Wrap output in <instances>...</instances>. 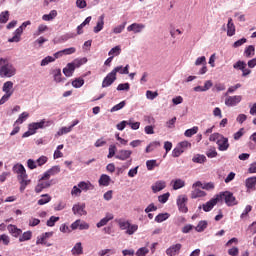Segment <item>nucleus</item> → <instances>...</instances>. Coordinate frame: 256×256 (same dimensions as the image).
<instances>
[{
    "instance_id": "obj_1",
    "label": "nucleus",
    "mask_w": 256,
    "mask_h": 256,
    "mask_svg": "<svg viewBox=\"0 0 256 256\" xmlns=\"http://www.w3.org/2000/svg\"><path fill=\"white\" fill-rule=\"evenodd\" d=\"M17 75V67L8 58H0V78L11 79Z\"/></svg>"
},
{
    "instance_id": "obj_2",
    "label": "nucleus",
    "mask_w": 256,
    "mask_h": 256,
    "mask_svg": "<svg viewBox=\"0 0 256 256\" xmlns=\"http://www.w3.org/2000/svg\"><path fill=\"white\" fill-rule=\"evenodd\" d=\"M209 141L216 143L220 151H227L229 149V138L223 136V134L213 133L210 135Z\"/></svg>"
},
{
    "instance_id": "obj_3",
    "label": "nucleus",
    "mask_w": 256,
    "mask_h": 256,
    "mask_svg": "<svg viewBox=\"0 0 256 256\" xmlns=\"http://www.w3.org/2000/svg\"><path fill=\"white\" fill-rule=\"evenodd\" d=\"M216 197H218V203H222L223 201H225L228 207H233L238 203L235 196H233V193L229 191L220 192L219 194L216 195Z\"/></svg>"
},
{
    "instance_id": "obj_4",
    "label": "nucleus",
    "mask_w": 256,
    "mask_h": 256,
    "mask_svg": "<svg viewBox=\"0 0 256 256\" xmlns=\"http://www.w3.org/2000/svg\"><path fill=\"white\" fill-rule=\"evenodd\" d=\"M29 25H31V21L28 20L23 22L22 25L14 31L13 37L8 39V43H19V41H21V35H23V31H25Z\"/></svg>"
},
{
    "instance_id": "obj_5",
    "label": "nucleus",
    "mask_w": 256,
    "mask_h": 256,
    "mask_svg": "<svg viewBox=\"0 0 256 256\" xmlns=\"http://www.w3.org/2000/svg\"><path fill=\"white\" fill-rule=\"evenodd\" d=\"M217 203H219V197H217V195H215L212 199H210L208 202L200 205L198 207V209H203V211L205 213H209V211H213V208L215 207V205H217Z\"/></svg>"
},
{
    "instance_id": "obj_6",
    "label": "nucleus",
    "mask_w": 256,
    "mask_h": 256,
    "mask_svg": "<svg viewBox=\"0 0 256 256\" xmlns=\"http://www.w3.org/2000/svg\"><path fill=\"white\" fill-rule=\"evenodd\" d=\"M89 227H90L89 223H87V222H85V220H81V219L74 221L70 225V229L72 231H77V229H79L80 231H87V229H89Z\"/></svg>"
},
{
    "instance_id": "obj_7",
    "label": "nucleus",
    "mask_w": 256,
    "mask_h": 256,
    "mask_svg": "<svg viewBox=\"0 0 256 256\" xmlns=\"http://www.w3.org/2000/svg\"><path fill=\"white\" fill-rule=\"evenodd\" d=\"M187 201H189V199L185 195L178 196L176 203L180 213H187V211H189Z\"/></svg>"
},
{
    "instance_id": "obj_8",
    "label": "nucleus",
    "mask_w": 256,
    "mask_h": 256,
    "mask_svg": "<svg viewBox=\"0 0 256 256\" xmlns=\"http://www.w3.org/2000/svg\"><path fill=\"white\" fill-rule=\"evenodd\" d=\"M241 101H243V96H241V95L228 96L225 99V105L227 107H237V105H239V103H241Z\"/></svg>"
},
{
    "instance_id": "obj_9",
    "label": "nucleus",
    "mask_w": 256,
    "mask_h": 256,
    "mask_svg": "<svg viewBox=\"0 0 256 256\" xmlns=\"http://www.w3.org/2000/svg\"><path fill=\"white\" fill-rule=\"evenodd\" d=\"M85 203H76L72 207L73 215H77L78 217H83L87 215V210H85Z\"/></svg>"
},
{
    "instance_id": "obj_10",
    "label": "nucleus",
    "mask_w": 256,
    "mask_h": 256,
    "mask_svg": "<svg viewBox=\"0 0 256 256\" xmlns=\"http://www.w3.org/2000/svg\"><path fill=\"white\" fill-rule=\"evenodd\" d=\"M53 237V232H45L37 237L36 245H47V247H51V244H47V240Z\"/></svg>"
},
{
    "instance_id": "obj_11",
    "label": "nucleus",
    "mask_w": 256,
    "mask_h": 256,
    "mask_svg": "<svg viewBox=\"0 0 256 256\" xmlns=\"http://www.w3.org/2000/svg\"><path fill=\"white\" fill-rule=\"evenodd\" d=\"M131 155H133V151L121 149L115 155V159L119 161H127V159H131Z\"/></svg>"
},
{
    "instance_id": "obj_12",
    "label": "nucleus",
    "mask_w": 256,
    "mask_h": 256,
    "mask_svg": "<svg viewBox=\"0 0 256 256\" xmlns=\"http://www.w3.org/2000/svg\"><path fill=\"white\" fill-rule=\"evenodd\" d=\"M13 171L17 174V179L28 177L27 170H25V166H23V164H16L13 167Z\"/></svg>"
},
{
    "instance_id": "obj_13",
    "label": "nucleus",
    "mask_w": 256,
    "mask_h": 256,
    "mask_svg": "<svg viewBox=\"0 0 256 256\" xmlns=\"http://www.w3.org/2000/svg\"><path fill=\"white\" fill-rule=\"evenodd\" d=\"M115 81H117V76L113 73V71H111L110 73L107 74V76L103 79L102 82V87H111V85H113V83H115Z\"/></svg>"
},
{
    "instance_id": "obj_14",
    "label": "nucleus",
    "mask_w": 256,
    "mask_h": 256,
    "mask_svg": "<svg viewBox=\"0 0 256 256\" xmlns=\"http://www.w3.org/2000/svg\"><path fill=\"white\" fill-rule=\"evenodd\" d=\"M105 27V15H101L98 17V20L96 22V25L93 27L94 33H101Z\"/></svg>"
},
{
    "instance_id": "obj_15",
    "label": "nucleus",
    "mask_w": 256,
    "mask_h": 256,
    "mask_svg": "<svg viewBox=\"0 0 256 256\" xmlns=\"http://www.w3.org/2000/svg\"><path fill=\"white\" fill-rule=\"evenodd\" d=\"M245 187L247 189V193H251V191L256 190V176L249 177L245 180Z\"/></svg>"
},
{
    "instance_id": "obj_16",
    "label": "nucleus",
    "mask_w": 256,
    "mask_h": 256,
    "mask_svg": "<svg viewBox=\"0 0 256 256\" xmlns=\"http://www.w3.org/2000/svg\"><path fill=\"white\" fill-rule=\"evenodd\" d=\"M113 219H115V216L113 215V213H106L105 217L102 218L97 224L96 227L98 229H101V227H105V225H107V223H109V221H113Z\"/></svg>"
},
{
    "instance_id": "obj_17",
    "label": "nucleus",
    "mask_w": 256,
    "mask_h": 256,
    "mask_svg": "<svg viewBox=\"0 0 256 256\" xmlns=\"http://www.w3.org/2000/svg\"><path fill=\"white\" fill-rule=\"evenodd\" d=\"M165 187H167V182H165V180H158L151 186V189L153 193H159V191H163Z\"/></svg>"
},
{
    "instance_id": "obj_18",
    "label": "nucleus",
    "mask_w": 256,
    "mask_h": 256,
    "mask_svg": "<svg viewBox=\"0 0 256 256\" xmlns=\"http://www.w3.org/2000/svg\"><path fill=\"white\" fill-rule=\"evenodd\" d=\"M181 244H174L172 246H170L167 250H166V255L168 256H175V255H179L180 251H181Z\"/></svg>"
},
{
    "instance_id": "obj_19",
    "label": "nucleus",
    "mask_w": 256,
    "mask_h": 256,
    "mask_svg": "<svg viewBox=\"0 0 256 256\" xmlns=\"http://www.w3.org/2000/svg\"><path fill=\"white\" fill-rule=\"evenodd\" d=\"M190 197L191 199H199L201 197H207V192L201 190L200 188H192Z\"/></svg>"
},
{
    "instance_id": "obj_20",
    "label": "nucleus",
    "mask_w": 256,
    "mask_h": 256,
    "mask_svg": "<svg viewBox=\"0 0 256 256\" xmlns=\"http://www.w3.org/2000/svg\"><path fill=\"white\" fill-rule=\"evenodd\" d=\"M78 187L81 189V191H93L95 189V185L91 183L90 181H81L78 183Z\"/></svg>"
},
{
    "instance_id": "obj_21",
    "label": "nucleus",
    "mask_w": 256,
    "mask_h": 256,
    "mask_svg": "<svg viewBox=\"0 0 256 256\" xmlns=\"http://www.w3.org/2000/svg\"><path fill=\"white\" fill-rule=\"evenodd\" d=\"M8 229V233H10V235H12V237H20L21 233H23V230L17 228V226L13 225V224H9L7 226Z\"/></svg>"
},
{
    "instance_id": "obj_22",
    "label": "nucleus",
    "mask_w": 256,
    "mask_h": 256,
    "mask_svg": "<svg viewBox=\"0 0 256 256\" xmlns=\"http://www.w3.org/2000/svg\"><path fill=\"white\" fill-rule=\"evenodd\" d=\"M49 187H51V183H49V181L39 179L38 184L35 187V193H41L43 189H47Z\"/></svg>"
},
{
    "instance_id": "obj_23",
    "label": "nucleus",
    "mask_w": 256,
    "mask_h": 256,
    "mask_svg": "<svg viewBox=\"0 0 256 256\" xmlns=\"http://www.w3.org/2000/svg\"><path fill=\"white\" fill-rule=\"evenodd\" d=\"M129 64H127L125 67L123 66H117L112 70V73L117 76V73L120 75H129Z\"/></svg>"
},
{
    "instance_id": "obj_24",
    "label": "nucleus",
    "mask_w": 256,
    "mask_h": 256,
    "mask_svg": "<svg viewBox=\"0 0 256 256\" xmlns=\"http://www.w3.org/2000/svg\"><path fill=\"white\" fill-rule=\"evenodd\" d=\"M36 129H47V127H51L53 125V121L42 119L39 122H34Z\"/></svg>"
},
{
    "instance_id": "obj_25",
    "label": "nucleus",
    "mask_w": 256,
    "mask_h": 256,
    "mask_svg": "<svg viewBox=\"0 0 256 256\" xmlns=\"http://www.w3.org/2000/svg\"><path fill=\"white\" fill-rule=\"evenodd\" d=\"M100 187H109L111 185V176L102 174L98 180Z\"/></svg>"
},
{
    "instance_id": "obj_26",
    "label": "nucleus",
    "mask_w": 256,
    "mask_h": 256,
    "mask_svg": "<svg viewBox=\"0 0 256 256\" xmlns=\"http://www.w3.org/2000/svg\"><path fill=\"white\" fill-rule=\"evenodd\" d=\"M144 29H145L144 24H139V23H133L127 27V31L129 32L133 31V33H141V31H143Z\"/></svg>"
},
{
    "instance_id": "obj_27",
    "label": "nucleus",
    "mask_w": 256,
    "mask_h": 256,
    "mask_svg": "<svg viewBox=\"0 0 256 256\" xmlns=\"http://www.w3.org/2000/svg\"><path fill=\"white\" fill-rule=\"evenodd\" d=\"M2 91L6 95H13V82L12 81H6L2 86Z\"/></svg>"
},
{
    "instance_id": "obj_28",
    "label": "nucleus",
    "mask_w": 256,
    "mask_h": 256,
    "mask_svg": "<svg viewBox=\"0 0 256 256\" xmlns=\"http://www.w3.org/2000/svg\"><path fill=\"white\" fill-rule=\"evenodd\" d=\"M19 184H20V193H23L25 189H27V185L31 183V180L29 179V176H26L24 178H18Z\"/></svg>"
},
{
    "instance_id": "obj_29",
    "label": "nucleus",
    "mask_w": 256,
    "mask_h": 256,
    "mask_svg": "<svg viewBox=\"0 0 256 256\" xmlns=\"http://www.w3.org/2000/svg\"><path fill=\"white\" fill-rule=\"evenodd\" d=\"M63 73L65 77H73V73H75V67L70 62L66 65V67L63 69Z\"/></svg>"
},
{
    "instance_id": "obj_30",
    "label": "nucleus",
    "mask_w": 256,
    "mask_h": 256,
    "mask_svg": "<svg viewBox=\"0 0 256 256\" xmlns=\"http://www.w3.org/2000/svg\"><path fill=\"white\" fill-rule=\"evenodd\" d=\"M227 35L228 37H233V35H235V24L233 23V18L228 19Z\"/></svg>"
},
{
    "instance_id": "obj_31",
    "label": "nucleus",
    "mask_w": 256,
    "mask_h": 256,
    "mask_svg": "<svg viewBox=\"0 0 256 256\" xmlns=\"http://www.w3.org/2000/svg\"><path fill=\"white\" fill-rule=\"evenodd\" d=\"M72 255H83V244L81 242H77L71 250Z\"/></svg>"
},
{
    "instance_id": "obj_32",
    "label": "nucleus",
    "mask_w": 256,
    "mask_h": 256,
    "mask_svg": "<svg viewBox=\"0 0 256 256\" xmlns=\"http://www.w3.org/2000/svg\"><path fill=\"white\" fill-rule=\"evenodd\" d=\"M27 119H29V112H22L18 116V119L14 122V126L15 125H23V123H25V121H27Z\"/></svg>"
},
{
    "instance_id": "obj_33",
    "label": "nucleus",
    "mask_w": 256,
    "mask_h": 256,
    "mask_svg": "<svg viewBox=\"0 0 256 256\" xmlns=\"http://www.w3.org/2000/svg\"><path fill=\"white\" fill-rule=\"evenodd\" d=\"M172 187L174 191H177L179 189H183L185 187V182L183 179H176L171 181Z\"/></svg>"
},
{
    "instance_id": "obj_34",
    "label": "nucleus",
    "mask_w": 256,
    "mask_h": 256,
    "mask_svg": "<svg viewBox=\"0 0 256 256\" xmlns=\"http://www.w3.org/2000/svg\"><path fill=\"white\" fill-rule=\"evenodd\" d=\"M208 226L209 222H207L206 220H202L198 222L197 226L195 227V231L197 233H203V231H205V229H207Z\"/></svg>"
},
{
    "instance_id": "obj_35",
    "label": "nucleus",
    "mask_w": 256,
    "mask_h": 256,
    "mask_svg": "<svg viewBox=\"0 0 256 256\" xmlns=\"http://www.w3.org/2000/svg\"><path fill=\"white\" fill-rule=\"evenodd\" d=\"M71 131H73L71 126H63L56 132L55 137H62V135H67V133H71Z\"/></svg>"
},
{
    "instance_id": "obj_36",
    "label": "nucleus",
    "mask_w": 256,
    "mask_h": 256,
    "mask_svg": "<svg viewBox=\"0 0 256 256\" xmlns=\"http://www.w3.org/2000/svg\"><path fill=\"white\" fill-rule=\"evenodd\" d=\"M87 61V57L76 58L73 60V62H71V64L74 66V69H79V67H81V65H85Z\"/></svg>"
},
{
    "instance_id": "obj_37",
    "label": "nucleus",
    "mask_w": 256,
    "mask_h": 256,
    "mask_svg": "<svg viewBox=\"0 0 256 256\" xmlns=\"http://www.w3.org/2000/svg\"><path fill=\"white\" fill-rule=\"evenodd\" d=\"M139 229V225L137 224H129L127 229L125 230L126 235H135Z\"/></svg>"
},
{
    "instance_id": "obj_38",
    "label": "nucleus",
    "mask_w": 256,
    "mask_h": 256,
    "mask_svg": "<svg viewBox=\"0 0 256 256\" xmlns=\"http://www.w3.org/2000/svg\"><path fill=\"white\" fill-rule=\"evenodd\" d=\"M52 75L55 83H61L63 81L61 69H54Z\"/></svg>"
},
{
    "instance_id": "obj_39",
    "label": "nucleus",
    "mask_w": 256,
    "mask_h": 256,
    "mask_svg": "<svg viewBox=\"0 0 256 256\" xmlns=\"http://www.w3.org/2000/svg\"><path fill=\"white\" fill-rule=\"evenodd\" d=\"M45 31H49V27L45 24H40L37 28V31L34 32V37H39V35H43Z\"/></svg>"
},
{
    "instance_id": "obj_40",
    "label": "nucleus",
    "mask_w": 256,
    "mask_h": 256,
    "mask_svg": "<svg viewBox=\"0 0 256 256\" xmlns=\"http://www.w3.org/2000/svg\"><path fill=\"white\" fill-rule=\"evenodd\" d=\"M109 57H119L121 55V47L119 45L113 47L109 52H108Z\"/></svg>"
},
{
    "instance_id": "obj_41",
    "label": "nucleus",
    "mask_w": 256,
    "mask_h": 256,
    "mask_svg": "<svg viewBox=\"0 0 256 256\" xmlns=\"http://www.w3.org/2000/svg\"><path fill=\"white\" fill-rule=\"evenodd\" d=\"M57 17V10H51L49 14H44L42 16L43 21H53Z\"/></svg>"
},
{
    "instance_id": "obj_42",
    "label": "nucleus",
    "mask_w": 256,
    "mask_h": 256,
    "mask_svg": "<svg viewBox=\"0 0 256 256\" xmlns=\"http://www.w3.org/2000/svg\"><path fill=\"white\" fill-rule=\"evenodd\" d=\"M116 153H117V146L115 144H111L108 148L107 159H113V157L117 155Z\"/></svg>"
},
{
    "instance_id": "obj_43",
    "label": "nucleus",
    "mask_w": 256,
    "mask_h": 256,
    "mask_svg": "<svg viewBox=\"0 0 256 256\" xmlns=\"http://www.w3.org/2000/svg\"><path fill=\"white\" fill-rule=\"evenodd\" d=\"M51 196L49 194H42L41 199L38 200V205H47V203H50Z\"/></svg>"
},
{
    "instance_id": "obj_44",
    "label": "nucleus",
    "mask_w": 256,
    "mask_h": 256,
    "mask_svg": "<svg viewBox=\"0 0 256 256\" xmlns=\"http://www.w3.org/2000/svg\"><path fill=\"white\" fill-rule=\"evenodd\" d=\"M119 228L121 229V231H126V229L129 227V225L131 224V222L129 220H123V219H119L117 221Z\"/></svg>"
},
{
    "instance_id": "obj_45",
    "label": "nucleus",
    "mask_w": 256,
    "mask_h": 256,
    "mask_svg": "<svg viewBox=\"0 0 256 256\" xmlns=\"http://www.w3.org/2000/svg\"><path fill=\"white\" fill-rule=\"evenodd\" d=\"M199 132V127L197 126H194L190 129H187L185 132H184V135L186 137H193V135H197V133Z\"/></svg>"
},
{
    "instance_id": "obj_46",
    "label": "nucleus",
    "mask_w": 256,
    "mask_h": 256,
    "mask_svg": "<svg viewBox=\"0 0 256 256\" xmlns=\"http://www.w3.org/2000/svg\"><path fill=\"white\" fill-rule=\"evenodd\" d=\"M31 237H33V233L31 231H26L19 237V241L20 243L30 241Z\"/></svg>"
},
{
    "instance_id": "obj_47",
    "label": "nucleus",
    "mask_w": 256,
    "mask_h": 256,
    "mask_svg": "<svg viewBox=\"0 0 256 256\" xmlns=\"http://www.w3.org/2000/svg\"><path fill=\"white\" fill-rule=\"evenodd\" d=\"M82 85H85V80L83 78H76L72 81V87L75 89H81Z\"/></svg>"
},
{
    "instance_id": "obj_48",
    "label": "nucleus",
    "mask_w": 256,
    "mask_h": 256,
    "mask_svg": "<svg viewBox=\"0 0 256 256\" xmlns=\"http://www.w3.org/2000/svg\"><path fill=\"white\" fill-rule=\"evenodd\" d=\"M169 217H170L169 213H161L155 217V221L156 223H163V221H167Z\"/></svg>"
},
{
    "instance_id": "obj_49",
    "label": "nucleus",
    "mask_w": 256,
    "mask_h": 256,
    "mask_svg": "<svg viewBox=\"0 0 256 256\" xmlns=\"http://www.w3.org/2000/svg\"><path fill=\"white\" fill-rule=\"evenodd\" d=\"M193 163H205V161H207V157H205V155H200L197 154L192 158Z\"/></svg>"
},
{
    "instance_id": "obj_50",
    "label": "nucleus",
    "mask_w": 256,
    "mask_h": 256,
    "mask_svg": "<svg viewBox=\"0 0 256 256\" xmlns=\"http://www.w3.org/2000/svg\"><path fill=\"white\" fill-rule=\"evenodd\" d=\"M55 58L53 56H46L44 59H42L40 65L41 67H47L49 63H54Z\"/></svg>"
},
{
    "instance_id": "obj_51",
    "label": "nucleus",
    "mask_w": 256,
    "mask_h": 256,
    "mask_svg": "<svg viewBox=\"0 0 256 256\" xmlns=\"http://www.w3.org/2000/svg\"><path fill=\"white\" fill-rule=\"evenodd\" d=\"M159 97V93L157 91L153 92L151 90L146 91V98L149 99V101H153L154 99H157Z\"/></svg>"
},
{
    "instance_id": "obj_52",
    "label": "nucleus",
    "mask_w": 256,
    "mask_h": 256,
    "mask_svg": "<svg viewBox=\"0 0 256 256\" xmlns=\"http://www.w3.org/2000/svg\"><path fill=\"white\" fill-rule=\"evenodd\" d=\"M146 167L148 171H153L155 167H159V165L157 164V160H148L146 162Z\"/></svg>"
},
{
    "instance_id": "obj_53",
    "label": "nucleus",
    "mask_w": 256,
    "mask_h": 256,
    "mask_svg": "<svg viewBox=\"0 0 256 256\" xmlns=\"http://www.w3.org/2000/svg\"><path fill=\"white\" fill-rule=\"evenodd\" d=\"M59 219L60 218L58 216H51L46 222L47 227H55V224Z\"/></svg>"
},
{
    "instance_id": "obj_54",
    "label": "nucleus",
    "mask_w": 256,
    "mask_h": 256,
    "mask_svg": "<svg viewBox=\"0 0 256 256\" xmlns=\"http://www.w3.org/2000/svg\"><path fill=\"white\" fill-rule=\"evenodd\" d=\"M253 207L251 205H247L244 209V211L242 212V214L240 215V219H247V217H249V213H251Z\"/></svg>"
},
{
    "instance_id": "obj_55",
    "label": "nucleus",
    "mask_w": 256,
    "mask_h": 256,
    "mask_svg": "<svg viewBox=\"0 0 256 256\" xmlns=\"http://www.w3.org/2000/svg\"><path fill=\"white\" fill-rule=\"evenodd\" d=\"M244 55H246V57H253V55H255V46H248L244 51Z\"/></svg>"
},
{
    "instance_id": "obj_56",
    "label": "nucleus",
    "mask_w": 256,
    "mask_h": 256,
    "mask_svg": "<svg viewBox=\"0 0 256 256\" xmlns=\"http://www.w3.org/2000/svg\"><path fill=\"white\" fill-rule=\"evenodd\" d=\"M125 25H127V23L124 22L123 24L114 27L112 30V33H114L115 35H119V33H123V31L125 30Z\"/></svg>"
},
{
    "instance_id": "obj_57",
    "label": "nucleus",
    "mask_w": 256,
    "mask_h": 256,
    "mask_svg": "<svg viewBox=\"0 0 256 256\" xmlns=\"http://www.w3.org/2000/svg\"><path fill=\"white\" fill-rule=\"evenodd\" d=\"M82 190L79 188V184L77 186H73L71 190V195L72 197H80L81 196Z\"/></svg>"
},
{
    "instance_id": "obj_58",
    "label": "nucleus",
    "mask_w": 256,
    "mask_h": 256,
    "mask_svg": "<svg viewBox=\"0 0 256 256\" xmlns=\"http://www.w3.org/2000/svg\"><path fill=\"white\" fill-rule=\"evenodd\" d=\"M148 254H149V248L147 247H141L135 253L136 256H147Z\"/></svg>"
},
{
    "instance_id": "obj_59",
    "label": "nucleus",
    "mask_w": 256,
    "mask_h": 256,
    "mask_svg": "<svg viewBox=\"0 0 256 256\" xmlns=\"http://www.w3.org/2000/svg\"><path fill=\"white\" fill-rule=\"evenodd\" d=\"M9 21V11H3L0 13V23H7Z\"/></svg>"
},
{
    "instance_id": "obj_60",
    "label": "nucleus",
    "mask_w": 256,
    "mask_h": 256,
    "mask_svg": "<svg viewBox=\"0 0 256 256\" xmlns=\"http://www.w3.org/2000/svg\"><path fill=\"white\" fill-rule=\"evenodd\" d=\"M128 125L133 131H137L141 127V122H133V119H129Z\"/></svg>"
},
{
    "instance_id": "obj_61",
    "label": "nucleus",
    "mask_w": 256,
    "mask_h": 256,
    "mask_svg": "<svg viewBox=\"0 0 256 256\" xmlns=\"http://www.w3.org/2000/svg\"><path fill=\"white\" fill-rule=\"evenodd\" d=\"M185 150L181 149V147H179L177 145V147H175L173 150H172V157H181V154L184 153Z\"/></svg>"
},
{
    "instance_id": "obj_62",
    "label": "nucleus",
    "mask_w": 256,
    "mask_h": 256,
    "mask_svg": "<svg viewBox=\"0 0 256 256\" xmlns=\"http://www.w3.org/2000/svg\"><path fill=\"white\" fill-rule=\"evenodd\" d=\"M218 153L217 150L215 148H210L207 152H206V156L209 159H215V157H217Z\"/></svg>"
},
{
    "instance_id": "obj_63",
    "label": "nucleus",
    "mask_w": 256,
    "mask_h": 256,
    "mask_svg": "<svg viewBox=\"0 0 256 256\" xmlns=\"http://www.w3.org/2000/svg\"><path fill=\"white\" fill-rule=\"evenodd\" d=\"M169 197H171V194L169 192L164 193L158 196V201L159 203H166L167 201H169Z\"/></svg>"
},
{
    "instance_id": "obj_64",
    "label": "nucleus",
    "mask_w": 256,
    "mask_h": 256,
    "mask_svg": "<svg viewBox=\"0 0 256 256\" xmlns=\"http://www.w3.org/2000/svg\"><path fill=\"white\" fill-rule=\"evenodd\" d=\"M0 243H3V245H9L11 243V238L7 234L0 235Z\"/></svg>"
}]
</instances>
